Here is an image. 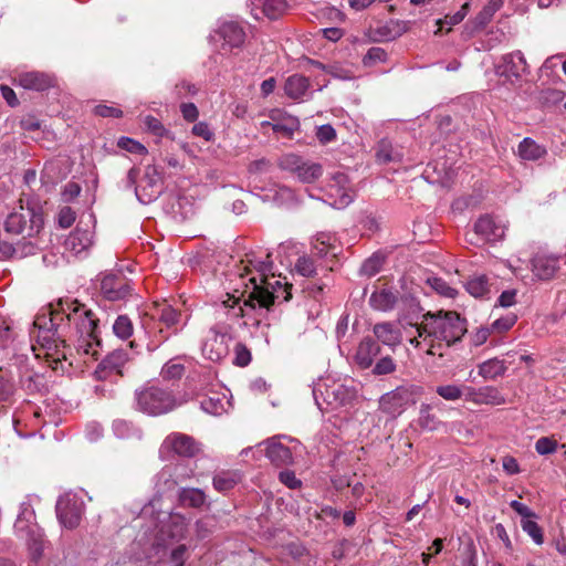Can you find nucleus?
Returning a JSON list of instances; mask_svg holds the SVG:
<instances>
[{"instance_id": "obj_55", "label": "nucleus", "mask_w": 566, "mask_h": 566, "mask_svg": "<svg viewBox=\"0 0 566 566\" xmlns=\"http://www.w3.org/2000/svg\"><path fill=\"white\" fill-rule=\"evenodd\" d=\"M315 136L323 145L335 142L337 137L335 128L329 124L318 126Z\"/></svg>"}, {"instance_id": "obj_25", "label": "nucleus", "mask_w": 566, "mask_h": 566, "mask_svg": "<svg viewBox=\"0 0 566 566\" xmlns=\"http://www.w3.org/2000/svg\"><path fill=\"white\" fill-rule=\"evenodd\" d=\"M501 74L505 76L520 77L528 73L526 59L521 51L509 53L502 57Z\"/></svg>"}, {"instance_id": "obj_20", "label": "nucleus", "mask_w": 566, "mask_h": 566, "mask_svg": "<svg viewBox=\"0 0 566 566\" xmlns=\"http://www.w3.org/2000/svg\"><path fill=\"white\" fill-rule=\"evenodd\" d=\"M195 475V468L189 461H180L172 468L164 469L158 475V482L169 483L168 489L182 483Z\"/></svg>"}, {"instance_id": "obj_6", "label": "nucleus", "mask_w": 566, "mask_h": 566, "mask_svg": "<svg viewBox=\"0 0 566 566\" xmlns=\"http://www.w3.org/2000/svg\"><path fill=\"white\" fill-rule=\"evenodd\" d=\"M35 513L30 503L20 505L19 514L14 523L15 535L23 539L33 560H39L44 551V534L34 522Z\"/></svg>"}, {"instance_id": "obj_27", "label": "nucleus", "mask_w": 566, "mask_h": 566, "mask_svg": "<svg viewBox=\"0 0 566 566\" xmlns=\"http://www.w3.org/2000/svg\"><path fill=\"white\" fill-rule=\"evenodd\" d=\"M373 333L378 342L392 349L401 343L400 329L390 322L375 324Z\"/></svg>"}, {"instance_id": "obj_57", "label": "nucleus", "mask_w": 566, "mask_h": 566, "mask_svg": "<svg viewBox=\"0 0 566 566\" xmlns=\"http://www.w3.org/2000/svg\"><path fill=\"white\" fill-rule=\"evenodd\" d=\"M118 147L133 154H144L146 148L140 143L129 138L120 137L117 143Z\"/></svg>"}, {"instance_id": "obj_33", "label": "nucleus", "mask_w": 566, "mask_h": 566, "mask_svg": "<svg viewBox=\"0 0 566 566\" xmlns=\"http://www.w3.org/2000/svg\"><path fill=\"white\" fill-rule=\"evenodd\" d=\"M335 243V235L326 232H321L314 239L313 250L315 254L319 258H325L328 255L336 256L337 247Z\"/></svg>"}, {"instance_id": "obj_8", "label": "nucleus", "mask_w": 566, "mask_h": 566, "mask_svg": "<svg viewBox=\"0 0 566 566\" xmlns=\"http://www.w3.org/2000/svg\"><path fill=\"white\" fill-rule=\"evenodd\" d=\"M422 394L423 388L417 385L398 386L380 397L379 409L395 419L409 406L415 405Z\"/></svg>"}, {"instance_id": "obj_50", "label": "nucleus", "mask_w": 566, "mask_h": 566, "mask_svg": "<svg viewBox=\"0 0 566 566\" xmlns=\"http://www.w3.org/2000/svg\"><path fill=\"white\" fill-rule=\"evenodd\" d=\"M522 530L535 542V544L541 545L544 542L543 532L541 526L531 520H522L521 521Z\"/></svg>"}, {"instance_id": "obj_44", "label": "nucleus", "mask_w": 566, "mask_h": 566, "mask_svg": "<svg viewBox=\"0 0 566 566\" xmlns=\"http://www.w3.org/2000/svg\"><path fill=\"white\" fill-rule=\"evenodd\" d=\"M465 287L474 297H484L490 292L489 280L485 275L472 277L467 282Z\"/></svg>"}, {"instance_id": "obj_13", "label": "nucleus", "mask_w": 566, "mask_h": 566, "mask_svg": "<svg viewBox=\"0 0 566 566\" xmlns=\"http://www.w3.org/2000/svg\"><path fill=\"white\" fill-rule=\"evenodd\" d=\"M327 189L329 198L334 199L332 205L338 209L347 207L354 199L348 176L342 171L332 175Z\"/></svg>"}, {"instance_id": "obj_2", "label": "nucleus", "mask_w": 566, "mask_h": 566, "mask_svg": "<svg viewBox=\"0 0 566 566\" xmlns=\"http://www.w3.org/2000/svg\"><path fill=\"white\" fill-rule=\"evenodd\" d=\"M270 254L248 256L244 261L245 274H240L242 279L248 276L244 294L248 298L243 305L239 297L227 294L231 302L229 315L232 317H243L242 324L245 326H260L270 312L271 306L277 302H286L291 298L287 291V284L282 283L280 276L272 272L273 262Z\"/></svg>"}, {"instance_id": "obj_62", "label": "nucleus", "mask_w": 566, "mask_h": 566, "mask_svg": "<svg viewBox=\"0 0 566 566\" xmlns=\"http://www.w3.org/2000/svg\"><path fill=\"white\" fill-rule=\"evenodd\" d=\"M81 192V187L76 182H67L61 192L62 200L64 202H70L74 200Z\"/></svg>"}, {"instance_id": "obj_7", "label": "nucleus", "mask_w": 566, "mask_h": 566, "mask_svg": "<svg viewBox=\"0 0 566 566\" xmlns=\"http://www.w3.org/2000/svg\"><path fill=\"white\" fill-rule=\"evenodd\" d=\"M135 400L140 411L151 416L167 413L177 407L172 392L156 385L136 390Z\"/></svg>"}, {"instance_id": "obj_39", "label": "nucleus", "mask_w": 566, "mask_h": 566, "mask_svg": "<svg viewBox=\"0 0 566 566\" xmlns=\"http://www.w3.org/2000/svg\"><path fill=\"white\" fill-rule=\"evenodd\" d=\"M479 375L484 379H495L499 376H503L507 369L504 360L499 358H492L481 363L478 366Z\"/></svg>"}, {"instance_id": "obj_52", "label": "nucleus", "mask_w": 566, "mask_h": 566, "mask_svg": "<svg viewBox=\"0 0 566 566\" xmlns=\"http://www.w3.org/2000/svg\"><path fill=\"white\" fill-rule=\"evenodd\" d=\"M396 363L390 356L381 357L373 367L375 376H384L392 374L396 370Z\"/></svg>"}, {"instance_id": "obj_1", "label": "nucleus", "mask_w": 566, "mask_h": 566, "mask_svg": "<svg viewBox=\"0 0 566 566\" xmlns=\"http://www.w3.org/2000/svg\"><path fill=\"white\" fill-rule=\"evenodd\" d=\"M98 318L77 300H60L50 315L34 321L36 342L53 370H66L64 363L73 366L71 346L84 357V364L97 360L101 350Z\"/></svg>"}, {"instance_id": "obj_15", "label": "nucleus", "mask_w": 566, "mask_h": 566, "mask_svg": "<svg viewBox=\"0 0 566 566\" xmlns=\"http://www.w3.org/2000/svg\"><path fill=\"white\" fill-rule=\"evenodd\" d=\"M154 316L157 317L158 322L164 326L158 331L161 336L160 342H165L171 335L178 333L179 328L177 325L180 321L181 314L170 304H157Z\"/></svg>"}, {"instance_id": "obj_40", "label": "nucleus", "mask_w": 566, "mask_h": 566, "mask_svg": "<svg viewBox=\"0 0 566 566\" xmlns=\"http://www.w3.org/2000/svg\"><path fill=\"white\" fill-rule=\"evenodd\" d=\"M255 7H261L263 13L271 20L277 19L286 10L285 0H250Z\"/></svg>"}, {"instance_id": "obj_36", "label": "nucleus", "mask_w": 566, "mask_h": 566, "mask_svg": "<svg viewBox=\"0 0 566 566\" xmlns=\"http://www.w3.org/2000/svg\"><path fill=\"white\" fill-rule=\"evenodd\" d=\"M402 156L401 150L388 139H381L377 145L376 157L380 164L400 161Z\"/></svg>"}, {"instance_id": "obj_49", "label": "nucleus", "mask_w": 566, "mask_h": 566, "mask_svg": "<svg viewBox=\"0 0 566 566\" xmlns=\"http://www.w3.org/2000/svg\"><path fill=\"white\" fill-rule=\"evenodd\" d=\"M233 355L232 364L239 367L248 366L252 358L250 349L242 343L234 345Z\"/></svg>"}, {"instance_id": "obj_47", "label": "nucleus", "mask_w": 566, "mask_h": 566, "mask_svg": "<svg viewBox=\"0 0 566 566\" xmlns=\"http://www.w3.org/2000/svg\"><path fill=\"white\" fill-rule=\"evenodd\" d=\"M427 284L434 290L438 294L446 297H454L457 294V290L450 286L443 279L438 276H429L427 279Z\"/></svg>"}, {"instance_id": "obj_48", "label": "nucleus", "mask_w": 566, "mask_h": 566, "mask_svg": "<svg viewBox=\"0 0 566 566\" xmlns=\"http://www.w3.org/2000/svg\"><path fill=\"white\" fill-rule=\"evenodd\" d=\"M295 271L304 277H310L316 274V264L313 256L302 255L295 263Z\"/></svg>"}, {"instance_id": "obj_5", "label": "nucleus", "mask_w": 566, "mask_h": 566, "mask_svg": "<svg viewBox=\"0 0 566 566\" xmlns=\"http://www.w3.org/2000/svg\"><path fill=\"white\" fill-rule=\"evenodd\" d=\"M313 397L323 412L349 405L356 398V390L340 380H319L313 388Z\"/></svg>"}, {"instance_id": "obj_3", "label": "nucleus", "mask_w": 566, "mask_h": 566, "mask_svg": "<svg viewBox=\"0 0 566 566\" xmlns=\"http://www.w3.org/2000/svg\"><path fill=\"white\" fill-rule=\"evenodd\" d=\"M417 335L409 339L410 345L427 355L443 356L442 349L461 340L467 333V321L452 311L427 312L415 325Z\"/></svg>"}, {"instance_id": "obj_42", "label": "nucleus", "mask_w": 566, "mask_h": 566, "mask_svg": "<svg viewBox=\"0 0 566 566\" xmlns=\"http://www.w3.org/2000/svg\"><path fill=\"white\" fill-rule=\"evenodd\" d=\"M433 405L432 403H421L419 409V418L418 423L419 426L428 431H433L438 429L440 424V420L438 417L432 412Z\"/></svg>"}, {"instance_id": "obj_37", "label": "nucleus", "mask_w": 566, "mask_h": 566, "mask_svg": "<svg viewBox=\"0 0 566 566\" xmlns=\"http://www.w3.org/2000/svg\"><path fill=\"white\" fill-rule=\"evenodd\" d=\"M169 212L175 220L185 221L193 214V207L187 197L176 196L171 198Z\"/></svg>"}, {"instance_id": "obj_38", "label": "nucleus", "mask_w": 566, "mask_h": 566, "mask_svg": "<svg viewBox=\"0 0 566 566\" xmlns=\"http://www.w3.org/2000/svg\"><path fill=\"white\" fill-rule=\"evenodd\" d=\"M241 481L239 471H221L213 476V488L219 492L232 490Z\"/></svg>"}, {"instance_id": "obj_11", "label": "nucleus", "mask_w": 566, "mask_h": 566, "mask_svg": "<svg viewBox=\"0 0 566 566\" xmlns=\"http://www.w3.org/2000/svg\"><path fill=\"white\" fill-rule=\"evenodd\" d=\"M164 182L161 171L156 165H148L138 185L135 195L139 202L148 205L155 201L163 192Z\"/></svg>"}, {"instance_id": "obj_54", "label": "nucleus", "mask_w": 566, "mask_h": 566, "mask_svg": "<svg viewBox=\"0 0 566 566\" xmlns=\"http://www.w3.org/2000/svg\"><path fill=\"white\" fill-rule=\"evenodd\" d=\"M557 441L552 437H542L535 442V450L541 455H548L557 450Z\"/></svg>"}, {"instance_id": "obj_31", "label": "nucleus", "mask_w": 566, "mask_h": 566, "mask_svg": "<svg viewBox=\"0 0 566 566\" xmlns=\"http://www.w3.org/2000/svg\"><path fill=\"white\" fill-rule=\"evenodd\" d=\"M398 302V292L392 289H380L374 291L369 297V305L380 312L394 310Z\"/></svg>"}, {"instance_id": "obj_58", "label": "nucleus", "mask_w": 566, "mask_h": 566, "mask_svg": "<svg viewBox=\"0 0 566 566\" xmlns=\"http://www.w3.org/2000/svg\"><path fill=\"white\" fill-rule=\"evenodd\" d=\"M261 125L263 128L271 127L273 133H275L279 136L286 137V138H291L293 136V133L295 129L294 126H290L286 124H280V123L272 124L268 120L262 122Z\"/></svg>"}, {"instance_id": "obj_19", "label": "nucleus", "mask_w": 566, "mask_h": 566, "mask_svg": "<svg viewBox=\"0 0 566 566\" xmlns=\"http://www.w3.org/2000/svg\"><path fill=\"white\" fill-rule=\"evenodd\" d=\"M164 446L185 458H192L200 451L199 443L192 437L179 432L169 434Z\"/></svg>"}, {"instance_id": "obj_34", "label": "nucleus", "mask_w": 566, "mask_h": 566, "mask_svg": "<svg viewBox=\"0 0 566 566\" xmlns=\"http://www.w3.org/2000/svg\"><path fill=\"white\" fill-rule=\"evenodd\" d=\"M178 500L184 507L200 509L205 505L207 496L201 489L182 488L178 492Z\"/></svg>"}, {"instance_id": "obj_32", "label": "nucleus", "mask_w": 566, "mask_h": 566, "mask_svg": "<svg viewBox=\"0 0 566 566\" xmlns=\"http://www.w3.org/2000/svg\"><path fill=\"white\" fill-rule=\"evenodd\" d=\"M557 270V260L552 256L536 255L532 260V271L539 280L551 279Z\"/></svg>"}, {"instance_id": "obj_60", "label": "nucleus", "mask_w": 566, "mask_h": 566, "mask_svg": "<svg viewBox=\"0 0 566 566\" xmlns=\"http://www.w3.org/2000/svg\"><path fill=\"white\" fill-rule=\"evenodd\" d=\"M144 124L150 133L158 137H163L166 134V129L161 122L151 115L145 117Z\"/></svg>"}, {"instance_id": "obj_46", "label": "nucleus", "mask_w": 566, "mask_h": 566, "mask_svg": "<svg viewBox=\"0 0 566 566\" xmlns=\"http://www.w3.org/2000/svg\"><path fill=\"white\" fill-rule=\"evenodd\" d=\"M384 261L385 259L382 255L374 253L371 256L364 261L360 268V273L366 276L376 275L381 270Z\"/></svg>"}, {"instance_id": "obj_28", "label": "nucleus", "mask_w": 566, "mask_h": 566, "mask_svg": "<svg viewBox=\"0 0 566 566\" xmlns=\"http://www.w3.org/2000/svg\"><path fill=\"white\" fill-rule=\"evenodd\" d=\"M93 243V233L88 229L76 228L65 240V249L75 255L86 251Z\"/></svg>"}, {"instance_id": "obj_14", "label": "nucleus", "mask_w": 566, "mask_h": 566, "mask_svg": "<svg viewBox=\"0 0 566 566\" xmlns=\"http://www.w3.org/2000/svg\"><path fill=\"white\" fill-rule=\"evenodd\" d=\"M129 361L126 349L119 348L107 354L95 369L98 379L104 380L115 375H123L124 366Z\"/></svg>"}, {"instance_id": "obj_56", "label": "nucleus", "mask_w": 566, "mask_h": 566, "mask_svg": "<svg viewBox=\"0 0 566 566\" xmlns=\"http://www.w3.org/2000/svg\"><path fill=\"white\" fill-rule=\"evenodd\" d=\"M387 60V52L379 46L370 48L364 56V64L371 66L378 62H385Z\"/></svg>"}, {"instance_id": "obj_9", "label": "nucleus", "mask_w": 566, "mask_h": 566, "mask_svg": "<svg viewBox=\"0 0 566 566\" xmlns=\"http://www.w3.org/2000/svg\"><path fill=\"white\" fill-rule=\"evenodd\" d=\"M83 497L73 492L61 495L56 502L55 511L60 524L69 530L77 527L84 514Z\"/></svg>"}, {"instance_id": "obj_61", "label": "nucleus", "mask_w": 566, "mask_h": 566, "mask_svg": "<svg viewBox=\"0 0 566 566\" xmlns=\"http://www.w3.org/2000/svg\"><path fill=\"white\" fill-rule=\"evenodd\" d=\"M191 132L195 136L201 137L206 142H210L214 137L213 132L210 129L209 125L206 122H199L195 124Z\"/></svg>"}, {"instance_id": "obj_30", "label": "nucleus", "mask_w": 566, "mask_h": 566, "mask_svg": "<svg viewBox=\"0 0 566 566\" xmlns=\"http://www.w3.org/2000/svg\"><path fill=\"white\" fill-rule=\"evenodd\" d=\"M18 83L25 90L44 91L53 85V78L42 72H25L18 76Z\"/></svg>"}, {"instance_id": "obj_59", "label": "nucleus", "mask_w": 566, "mask_h": 566, "mask_svg": "<svg viewBox=\"0 0 566 566\" xmlns=\"http://www.w3.org/2000/svg\"><path fill=\"white\" fill-rule=\"evenodd\" d=\"M279 480L285 486L292 490L300 489L302 485V481L296 478L293 471L290 470L281 471L279 474Z\"/></svg>"}, {"instance_id": "obj_53", "label": "nucleus", "mask_w": 566, "mask_h": 566, "mask_svg": "<svg viewBox=\"0 0 566 566\" xmlns=\"http://www.w3.org/2000/svg\"><path fill=\"white\" fill-rule=\"evenodd\" d=\"M185 367L182 364L175 360H169L165 364L161 369V376L164 379H179L184 375Z\"/></svg>"}, {"instance_id": "obj_23", "label": "nucleus", "mask_w": 566, "mask_h": 566, "mask_svg": "<svg viewBox=\"0 0 566 566\" xmlns=\"http://www.w3.org/2000/svg\"><path fill=\"white\" fill-rule=\"evenodd\" d=\"M21 388L29 395L41 394L46 389L45 377L25 366L19 367Z\"/></svg>"}, {"instance_id": "obj_17", "label": "nucleus", "mask_w": 566, "mask_h": 566, "mask_svg": "<svg viewBox=\"0 0 566 566\" xmlns=\"http://www.w3.org/2000/svg\"><path fill=\"white\" fill-rule=\"evenodd\" d=\"M465 401L471 402L476 406L481 405H491V406H500L505 403V398L501 394V391L493 386H483V387H465Z\"/></svg>"}, {"instance_id": "obj_22", "label": "nucleus", "mask_w": 566, "mask_h": 566, "mask_svg": "<svg viewBox=\"0 0 566 566\" xmlns=\"http://www.w3.org/2000/svg\"><path fill=\"white\" fill-rule=\"evenodd\" d=\"M380 354V346L377 340L367 336L364 337L356 349L354 360L361 368L367 369L373 366L375 358Z\"/></svg>"}, {"instance_id": "obj_63", "label": "nucleus", "mask_w": 566, "mask_h": 566, "mask_svg": "<svg viewBox=\"0 0 566 566\" xmlns=\"http://www.w3.org/2000/svg\"><path fill=\"white\" fill-rule=\"evenodd\" d=\"M94 113L101 117H114V118L122 117V115H123V112L119 108L114 107V106L103 105V104L95 106Z\"/></svg>"}, {"instance_id": "obj_43", "label": "nucleus", "mask_w": 566, "mask_h": 566, "mask_svg": "<svg viewBox=\"0 0 566 566\" xmlns=\"http://www.w3.org/2000/svg\"><path fill=\"white\" fill-rule=\"evenodd\" d=\"M465 385L458 386L454 384L441 385L436 388L437 395L448 401H455L461 398L465 399Z\"/></svg>"}, {"instance_id": "obj_4", "label": "nucleus", "mask_w": 566, "mask_h": 566, "mask_svg": "<svg viewBox=\"0 0 566 566\" xmlns=\"http://www.w3.org/2000/svg\"><path fill=\"white\" fill-rule=\"evenodd\" d=\"M231 302L222 301L217 310L218 321L209 327L201 343L202 356L213 363L221 361L230 353V344L233 342V323L240 317L229 315Z\"/></svg>"}, {"instance_id": "obj_18", "label": "nucleus", "mask_w": 566, "mask_h": 566, "mask_svg": "<svg viewBox=\"0 0 566 566\" xmlns=\"http://www.w3.org/2000/svg\"><path fill=\"white\" fill-rule=\"evenodd\" d=\"M506 224L492 216H482L474 223V232L488 242H496L503 239Z\"/></svg>"}, {"instance_id": "obj_41", "label": "nucleus", "mask_w": 566, "mask_h": 566, "mask_svg": "<svg viewBox=\"0 0 566 566\" xmlns=\"http://www.w3.org/2000/svg\"><path fill=\"white\" fill-rule=\"evenodd\" d=\"M504 0H489L483 9L476 14L474 19L475 27L479 29L485 28L494 17V14L503 7Z\"/></svg>"}, {"instance_id": "obj_29", "label": "nucleus", "mask_w": 566, "mask_h": 566, "mask_svg": "<svg viewBox=\"0 0 566 566\" xmlns=\"http://www.w3.org/2000/svg\"><path fill=\"white\" fill-rule=\"evenodd\" d=\"M264 443L266 444L265 454L274 465H289L293 462L290 448L282 444L275 438L269 439Z\"/></svg>"}, {"instance_id": "obj_51", "label": "nucleus", "mask_w": 566, "mask_h": 566, "mask_svg": "<svg viewBox=\"0 0 566 566\" xmlns=\"http://www.w3.org/2000/svg\"><path fill=\"white\" fill-rule=\"evenodd\" d=\"M517 321V316L513 313H510L505 316H501L496 318L490 326L493 333H504L509 331Z\"/></svg>"}, {"instance_id": "obj_16", "label": "nucleus", "mask_w": 566, "mask_h": 566, "mask_svg": "<svg viewBox=\"0 0 566 566\" xmlns=\"http://www.w3.org/2000/svg\"><path fill=\"white\" fill-rule=\"evenodd\" d=\"M28 219L31 222L29 235H32L33 231H39L42 218L41 214L30 209H28L25 213L18 211L11 212L4 221V230L11 234H20L25 229Z\"/></svg>"}, {"instance_id": "obj_21", "label": "nucleus", "mask_w": 566, "mask_h": 566, "mask_svg": "<svg viewBox=\"0 0 566 566\" xmlns=\"http://www.w3.org/2000/svg\"><path fill=\"white\" fill-rule=\"evenodd\" d=\"M218 35L222 39L223 50H233L241 48L245 40V32L243 28L233 21L223 22L218 29Z\"/></svg>"}, {"instance_id": "obj_12", "label": "nucleus", "mask_w": 566, "mask_h": 566, "mask_svg": "<svg viewBox=\"0 0 566 566\" xmlns=\"http://www.w3.org/2000/svg\"><path fill=\"white\" fill-rule=\"evenodd\" d=\"M132 290L130 281L122 273L103 274L99 280L101 294L108 301L126 300Z\"/></svg>"}, {"instance_id": "obj_45", "label": "nucleus", "mask_w": 566, "mask_h": 566, "mask_svg": "<svg viewBox=\"0 0 566 566\" xmlns=\"http://www.w3.org/2000/svg\"><path fill=\"white\" fill-rule=\"evenodd\" d=\"M114 334L120 339H127L133 335L134 326L127 315H119L113 324Z\"/></svg>"}, {"instance_id": "obj_10", "label": "nucleus", "mask_w": 566, "mask_h": 566, "mask_svg": "<svg viewBox=\"0 0 566 566\" xmlns=\"http://www.w3.org/2000/svg\"><path fill=\"white\" fill-rule=\"evenodd\" d=\"M279 166L281 169L294 174L301 182L305 184L314 182L323 175L321 164L304 160L302 157L294 154L282 156Z\"/></svg>"}, {"instance_id": "obj_64", "label": "nucleus", "mask_w": 566, "mask_h": 566, "mask_svg": "<svg viewBox=\"0 0 566 566\" xmlns=\"http://www.w3.org/2000/svg\"><path fill=\"white\" fill-rule=\"evenodd\" d=\"M57 221L62 228H70L75 221V212L70 207H64L59 212Z\"/></svg>"}, {"instance_id": "obj_35", "label": "nucleus", "mask_w": 566, "mask_h": 566, "mask_svg": "<svg viewBox=\"0 0 566 566\" xmlns=\"http://www.w3.org/2000/svg\"><path fill=\"white\" fill-rule=\"evenodd\" d=\"M517 153L523 160H538L546 155V148L537 144L534 139L525 137L517 147Z\"/></svg>"}, {"instance_id": "obj_26", "label": "nucleus", "mask_w": 566, "mask_h": 566, "mask_svg": "<svg viewBox=\"0 0 566 566\" xmlns=\"http://www.w3.org/2000/svg\"><path fill=\"white\" fill-rule=\"evenodd\" d=\"M201 409L212 416H221L231 407V402L226 392L210 391L201 401Z\"/></svg>"}, {"instance_id": "obj_24", "label": "nucleus", "mask_w": 566, "mask_h": 566, "mask_svg": "<svg viewBox=\"0 0 566 566\" xmlns=\"http://www.w3.org/2000/svg\"><path fill=\"white\" fill-rule=\"evenodd\" d=\"M310 87L311 84L307 77L301 74H293L285 80L283 88L289 98L301 101L311 96Z\"/></svg>"}]
</instances>
